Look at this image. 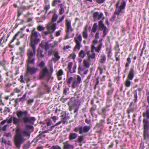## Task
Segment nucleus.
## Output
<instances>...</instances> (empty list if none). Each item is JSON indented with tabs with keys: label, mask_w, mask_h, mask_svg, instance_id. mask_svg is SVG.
<instances>
[{
	"label": "nucleus",
	"mask_w": 149,
	"mask_h": 149,
	"mask_svg": "<svg viewBox=\"0 0 149 149\" xmlns=\"http://www.w3.org/2000/svg\"><path fill=\"white\" fill-rule=\"evenodd\" d=\"M8 125H5L2 128V130L4 131L5 132L6 130V129H7V127L8 126Z\"/></svg>",
	"instance_id": "63"
},
{
	"label": "nucleus",
	"mask_w": 149,
	"mask_h": 149,
	"mask_svg": "<svg viewBox=\"0 0 149 149\" xmlns=\"http://www.w3.org/2000/svg\"><path fill=\"white\" fill-rule=\"evenodd\" d=\"M95 107H91L90 109V112L92 116H93V115L94 113V111H95Z\"/></svg>",
	"instance_id": "50"
},
{
	"label": "nucleus",
	"mask_w": 149,
	"mask_h": 149,
	"mask_svg": "<svg viewBox=\"0 0 149 149\" xmlns=\"http://www.w3.org/2000/svg\"><path fill=\"white\" fill-rule=\"evenodd\" d=\"M34 101V100L33 99H29L28 100L27 102V103L28 104H30L31 103H33Z\"/></svg>",
	"instance_id": "59"
},
{
	"label": "nucleus",
	"mask_w": 149,
	"mask_h": 149,
	"mask_svg": "<svg viewBox=\"0 0 149 149\" xmlns=\"http://www.w3.org/2000/svg\"><path fill=\"white\" fill-rule=\"evenodd\" d=\"M72 64L73 63L72 62H69L68 64V69L69 72H71V69L72 68Z\"/></svg>",
	"instance_id": "45"
},
{
	"label": "nucleus",
	"mask_w": 149,
	"mask_h": 149,
	"mask_svg": "<svg viewBox=\"0 0 149 149\" xmlns=\"http://www.w3.org/2000/svg\"><path fill=\"white\" fill-rule=\"evenodd\" d=\"M61 2V0H54L53 1L52 5L53 6H56L57 3H60Z\"/></svg>",
	"instance_id": "35"
},
{
	"label": "nucleus",
	"mask_w": 149,
	"mask_h": 149,
	"mask_svg": "<svg viewBox=\"0 0 149 149\" xmlns=\"http://www.w3.org/2000/svg\"><path fill=\"white\" fill-rule=\"evenodd\" d=\"M32 49H28L27 51V56L28 57L26 62L34 63L35 58V56L36 53V46L34 45H30Z\"/></svg>",
	"instance_id": "5"
},
{
	"label": "nucleus",
	"mask_w": 149,
	"mask_h": 149,
	"mask_svg": "<svg viewBox=\"0 0 149 149\" xmlns=\"http://www.w3.org/2000/svg\"><path fill=\"white\" fill-rule=\"evenodd\" d=\"M45 49V50L47 51L49 48V45L48 43L46 42L45 43V45L44 46Z\"/></svg>",
	"instance_id": "52"
},
{
	"label": "nucleus",
	"mask_w": 149,
	"mask_h": 149,
	"mask_svg": "<svg viewBox=\"0 0 149 149\" xmlns=\"http://www.w3.org/2000/svg\"><path fill=\"white\" fill-rule=\"evenodd\" d=\"M119 45L117 42L116 43V45L115 47V50H118L119 51L120 49L119 48Z\"/></svg>",
	"instance_id": "60"
},
{
	"label": "nucleus",
	"mask_w": 149,
	"mask_h": 149,
	"mask_svg": "<svg viewBox=\"0 0 149 149\" xmlns=\"http://www.w3.org/2000/svg\"><path fill=\"white\" fill-rule=\"evenodd\" d=\"M15 132L16 134L13 139V143L15 148L20 149L21 145L26 140L22 136L21 129L19 127H17Z\"/></svg>",
	"instance_id": "3"
},
{
	"label": "nucleus",
	"mask_w": 149,
	"mask_h": 149,
	"mask_svg": "<svg viewBox=\"0 0 149 149\" xmlns=\"http://www.w3.org/2000/svg\"><path fill=\"white\" fill-rule=\"evenodd\" d=\"M62 115L61 116V117L62 118H63L64 117H66V112H63L62 113Z\"/></svg>",
	"instance_id": "61"
},
{
	"label": "nucleus",
	"mask_w": 149,
	"mask_h": 149,
	"mask_svg": "<svg viewBox=\"0 0 149 149\" xmlns=\"http://www.w3.org/2000/svg\"><path fill=\"white\" fill-rule=\"evenodd\" d=\"M54 57L52 58V60L55 63L60 58V56L58 55V52H56L54 54Z\"/></svg>",
	"instance_id": "20"
},
{
	"label": "nucleus",
	"mask_w": 149,
	"mask_h": 149,
	"mask_svg": "<svg viewBox=\"0 0 149 149\" xmlns=\"http://www.w3.org/2000/svg\"><path fill=\"white\" fill-rule=\"evenodd\" d=\"M111 97H107L106 106L109 107L111 106Z\"/></svg>",
	"instance_id": "24"
},
{
	"label": "nucleus",
	"mask_w": 149,
	"mask_h": 149,
	"mask_svg": "<svg viewBox=\"0 0 149 149\" xmlns=\"http://www.w3.org/2000/svg\"><path fill=\"white\" fill-rule=\"evenodd\" d=\"M35 30V28H34L31 32L30 35V45L36 46L40 41V39L38 38V33Z\"/></svg>",
	"instance_id": "6"
},
{
	"label": "nucleus",
	"mask_w": 149,
	"mask_h": 149,
	"mask_svg": "<svg viewBox=\"0 0 149 149\" xmlns=\"http://www.w3.org/2000/svg\"><path fill=\"white\" fill-rule=\"evenodd\" d=\"M127 62L126 63L125 65V67L126 68H127L129 67L130 64L131 62V58L130 57H129L127 59Z\"/></svg>",
	"instance_id": "39"
},
{
	"label": "nucleus",
	"mask_w": 149,
	"mask_h": 149,
	"mask_svg": "<svg viewBox=\"0 0 149 149\" xmlns=\"http://www.w3.org/2000/svg\"><path fill=\"white\" fill-rule=\"evenodd\" d=\"M87 30V27H85L84 30L83 32V36L84 38H87L88 36Z\"/></svg>",
	"instance_id": "30"
},
{
	"label": "nucleus",
	"mask_w": 149,
	"mask_h": 149,
	"mask_svg": "<svg viewBox=\"0 0 149 149\" xmlns=\"http://www.w3.org/2000/svg\"><path fill=\"white\" fill-rule=\"evenodd\" d=\"M143 116L144 117H146V119H149V109H147L146 111L143 113Z\"/></svg>",
	"instance_id": "27"
},
{
	"label": "nucleus",
	"mask_w": 149,
	"mask_h": 149,
	"mask_svg": "<svg viewBox=\"0 0 149 149\" xmlns=\"http://www.w3.org/2000/svg\"><path fill=\"white\" fill-rule=\"evenodd\" d=\"M43 49H41L40 47H38L37 51L36 56L38 57V59H40V58H43L44 56V55L43 54Z\"/></svg>",
	"instance_id": "16"
},
{
	"label": "nucleus",
	"mask_w": 149,
	"mask_h": 149,
	"mask_svg": "<svg viewBox=\"0 0 149 149\" xmlns=\"http://www.w3.org/2000/svg\"><path fill=\"white\" fill-rule=\"evenodd\" d=\"M106 61V57L105 55L104 54L100 56V59L99 60V62L102 63H104Z\"/></svg>",
	"instance_id": "26"
},
{
	"label": "nucleus",
	"mask_w": 149,
	"mask_h": 149,
	"mask_svg": "<svg viewBox=\"0 0 149 149\" xmlns=\"http://www.w3.org/2000/svg\"><path fill=\"white\" fill-rule=\"evenodd\" d=\"M98 26L100 27V29L103 28L104 26H105L104 24L103 23L102 20H100L98 22Z\"/></svg>",
	"instance_id": "37"
},
{
	"label": "nucleus",
	"mask_w": 149,
	"mask_h": 149,
	"mask_svg": "<svg viewBox=\"0 0 149 149\" xmlns=\"http://www.w3.org/2000/svg\"><path fill=\"white\" fill-rule=\"evenodd\" d=\"M83 63L84 66L86 68H88L90 66L89 63L86 60H84Z\"/></svg>",
	"instance_id": "33"
},
{
	"label": "nucleus",
	"mask_w": 149,
	"mask_h": 149,
	"mask_svg": "<svg viewBox=\"0 0 149 149\" xmlns=\"http://www.w3.org/2000/svg\"><path fill=\"white\" fill-rule=\"evenodd\" d=\"M97 23H95L93 26L92 31L93 32H95L97 30Z\"/></svg>",
	"instance_id": "34"
},
{
	"label": "nucleus",
	"mask_w": 149,
	"mask_h": 149,
	"mask_svg": "<svg viewBox=\"0 0 149 149\" xmlns=\"http://www.w3.org/2000/svg\"><path fill=\"white\" fill-rule=\"evenodd\" d=\"M22 136L24 137V136H29L30 134L26 130H24L22 131Z\"/></svg>",
	"instance_id": "32"
},
{
	"label": "nucleus",
	"mask_w": 149,
	"mask_h": 149,
	"mask_svg": "<svg viewBox=\"0 0 149 149\" xmlns=\"http://www.w3.org/2000/svg\"><path fill=\"white\" fill-rule=\"evenodd\" d=\"M101 31H103V37H104L107 34V33L109 31L108 29L106 27V26H104L103 28L100 29Z\"/></svg>",
	"instance_id": "23"
},
{
	"label": "nucleus",
	"mask_w": 149,
	"mask_h": 149,
	"mask_svg": "<svg viewBox=\"0 0 149 149\" xmlns=\"http://www.w3.org/2000/svg\"><path fill=\"white\" fill-rule=\"evenodd\" d=\"M133 94L134 95V98L133 100L134 102L136 103L137 100V91L136 90H135L133 92Z\"/></svg>",
	"instance_id": "29"
},
{
	"label": "nucleus",
	"mask_w": 149,
	"mask_h": 149,
	"mask_svg": "<svg viewBox=\"0 0 149 149\" xmlns=\"http://www.w3.org/2000/svg\"><path fill=\"white\" fill-rule=\"evenodd\" d=\"M143 135L144 137H147L148 136V130H149V127L143 125Z\"/></svg>",
	"instance_id": "22"
},
{
	"label": "nucleus",
	"mask_w": 149,
	"mask_h": 149,
	"mask_svg": "<svg viewBox=\"0 0 149 149\" xmlns=\"http://www.w3.org/2000/svg\"><path fill=\"white\" fill-rule=\"evenodd\" d=\"M20 32V31H18L17 33L13 37V38L11 41V43H12L16 39V38L17 36L18 35L19 33Z\"/></svg>",
	"instance_id": "46"
},
{
	"label": "nucleus",
	"mask_w": 149,
	"mask_h": 149,
	"mask_svg": "<svg viewBox=\"0 0 149 149\" xmlns=\"http://www.w3.org/2000/svg\"><path fill=\"white\" fill-rule=\"evenodd\" d=\"M134 65L132 66L128 74L127 79H129L130 80H132L134 77Z\"/></svg>",
	"instance_id": "15"
},
{
	"label": "nucleus",
	"mask_w": 149,
	"mask_h": 149,
	"mask_svg": "<svg viewBox=\"0 0 149 149\" xmlns=\"http://www.w3.org/2000/svg\"><path fill=\"white\" fill-rule=\"evenodd\" d=\"M95 54L94 53H93L92 54L88 56V60H89L90 58L94 59L95 58Z\"/></svg>",
	"instance_id": "49"
},
{
	"label": "nucleus",
	"mask_w": 149,
	"mask_h": 149,
	"mask_svg": "<svg viewBox=\"0 0 149 149\" xmlns=\"http://www.w3.org/2000/svg\"><path fill=\"white\" fill-rule=\"evenodd\" d=\"M56 24L54 23L51 26H47V28L50 33H53L56 30Z\"/></svg>",
	"instance_id": "17"
},
{
	"label": "nucleus",
	"mask_w": 149,
	"mask_h": 149,
	"mask_svg": "<svg viewBox=\"0 0 149 149\" xmlns=\"http://www.w3.org/2000/svg\"><path fill=\"white\" fill-rule=\"evenodd\" d=\"M58 17V15L57 14H54L52 17V21L53 22H56L57 20Z\"/></svg>",
	"instance_id": "43"
},
{
	"label": "nucleus",
	"mask_w": 149,
	"mask_h": 149,
	"mask_svg": "<svg viewBox=\"0 0 149 149\" xmlns=\"http://www.w3.org/2000/svg\"><path fill=\"white\" fill-rule=\"evenodd\" d=\"M99 14V13L98 12H96L93 13V17L95 19L97 20Z\"/></svg>",
	"instance_id": "44"
},
{
	"label": "nucleus",
	"mask_w": 149,
	"mask_h": 149,
	"mask_svg": "<svg viewBox=\"0 0 149 149\" xmlns=\"http://www.w3.org/2000/svg\"><path fill=\"white\" fill-rule=\"evenodd\" d=\"M39 74V79H44L46 77L49 81L51 77V74L46 67H44L40 71Z\"/></svg>",
	"instance_id": "7"
},
{
	"label": "nucleus",
	"mask_w": 149,
	"mask_h": 149,
	"mask_svg": "<svg viewBox=\"0 0 149 149\" xmlns=\"http://www.w3.org/2000/svg\"><path fill=\"white\" fill-rule=\"evenodd\" d=\"M73 79L72 77H70L68 79H67V84L69 86L70 85Z\"/></svg>",
	"instance_id": "41"
},
{
	"label": "nucleus",
	"mask_w": 149,
	"mask_h": 149,
	"mask_svg": "<svg viewBox=\"0 0 149 149\" xmlns=\"http://www.w3.org/2000/svg\"><path fill=\"white\" fill-rule=\"evenodd\" d=\"M77 137V134L76 133H72L70 134L69 136V139L70 141H71L75 139Z\"/></svg>",
	"instance_id": "21"
},
{
	"label": "nucleus",
	"mask_w": 149,
	"mask_h": 149,
	"mask_svg": "<svg viewBox=\"0 0 149 149\" xmlns=\"http://www.w3.org/2000/svg\"><path fill=\"white\" fill-rule=\"evenodd\" d=\"M64 15L62 16L61 18L57 21V23L58 24L62 22V21L63 20L64 18Z\"/></svg>",
	"instance_id": "58"
},
{
	"label": "nucleus",
	"mask_w": 149,
	"mask_h": 149,
	"mask_svg": "<svg viewBox=\"0 0 149 149\" xmlns=\"http://www.w3.org/2000/svg\"><path fill=\"white\" fill-rule=\"evenodd\" d=\"M26 93H25L24 94V95H23V96L22 97L19 99V101H22V102H23L25 99V97L26 95Z\"/></svg>",
	"instance_id": "47"
},
{
	"label": "nucleus",
	"mask_w": 149,
	"mask_h": 149,
	"mask_svg": "<svg viewBox=\"0 0 149 149\" xmlns=\"http://www.w3.org/2000/svg\"><path fill=\"white\" fill-rule=\"evenodd\" d=\"M50 149H62V148L58 145H56L53 146L50 148Z\"/></svg>",
	"instance_id": "48"
},
{
	"label": "nucleus",
	"mask_w": 149,
	"mask_h": 149,
	"mask_svg": "<svg viewBox=\"0 0 149 149\" xmlns=\"http://www.w3.org/2000/svg\"><path fill=\"white\" fill-rule=\"evenodd\" d=\"M45 66V62L43 61H41L38 65V66L41 68H44Z\"/></svg>",
	"instance_id": "40"
},
{
	"label": "nucleus",
	"mask_w": 149,
	"mask_h": 149,
	"mask_svg": "<svg viewBox=\"0 0 149 149\" xmlns=\"http://www.w3.org/2000/svg\"><path fill=\"white\" fill-rule=\"evenodd\" d=\"M104 119L101 120L100 122L97 124V125L98 127L100 126H101L103 125L104 123Z\"/></svg>",
	"instance_id": "51"
},
{
	"label": "nucleus",
	"mask_w": 149,
	"mask_h": 149,
	"mask_svg": "<svg viewBox=\"0 0 149 149\" xmlns=\"http://www.w3.org/2000/svg\"><path fill=\"white\" fill-rule=\"evenodd\" d=\"M81 95L79 92L78 91L75 92L74 94V98L76 99L75 100V104L76 105H78L79 106L81 105L80 100L79 99L81 97Z\"/></svg>",
	"instance_id": "11"
},
{
	"label": "nucleus",
	"mask_w": 149,
	"mask_h": 149,
	"mask_svg": "<svg viewBox=\"0 0 149 149\" xmlns=\"http://www.w3.org/2000/svg\"><path fill=\"white\" fill-rule=\"evenodd\" d=\"M34 63L27 62L26 72L24 76V80L26 83H28L30 81V76L35 74L38 70V68L35 67H31L30 64H34Z\"/></svg>",
	"instance_id": "4"
},
{
	"label": "nucleus",
	"mask_w": 149,
	"mask_h": 149,
	"mask_svg": "<svg viewBox=\"0 0 149 149\" xmlns=\"http://www.w3.org/2000/svg\"><path fill=\"white\" fill-rule=\"evenodd\" d=\"M64 12V9L63 8L60 9L59 13L60 15H62Z\"/></svg>",
	"instance_id": "57"
},
{
	"label": "nucleus",
	"mask_w": 149,
	"mask_h": 149,
	"mask_svg": "<svg viewBox=\"0 0 149 149\" xmlns=\"http://www.w3.org/2000/svg\"><path fill=\"white\" fill-rule=\"evenodd\" d=\"M46 136V135L43 134V132L41 131H40L39 132V134L34 139V141L36 143L39 141H40V140H41L43 138Z\"/></svg>",
	"instance_id": "13"
},
{
	"label": "nucleus",
	"mask_w": 149,
	"mask_h": 149,
	"mask_svg": "<svg viewBox=\"0 0 149 149\" xmlns=\"http://www.w3.org/2000/svg\"><path fill=\"white\" fill-rule=\"evenodd\" d=\"M114 88H111V89H109L107 92V97H112V95L114 91Z\"/></svg>",
	"instance_id": "25"
},
{
	"label": "nucleus",
	"mask_w": 149,
	"mask_h": 149,
	"mask_svg": "<svg viewBox=\"0 0 149 149\" xmlns=\"http://www.w3.org/2000/svg\"><path fill=\"white\" fill-rule=\"evenodd\" d=\"M67 122V117H64L61 119V120L56 123V125H59L61 123H63V124H65Z\"/></svg>",
	"instance_id": "28"
},
{
	"label": "nucleus",
	"mask_w": 149,
	"mask_h": 149,
	"mask_svg": "<svg viewBox=\"0 0 149 149\" xmlns=\"http://www.w3.org/2000/svg\"><path fill=\"white\" fill-rule=\"evenodd\" d=\"M102 43H100L99 45L97 48H96V47H95V46L94 45H92L91 52H93L94 51V50H95V52H99L100 51L101 48L102 46Z\"/></svg>",
	"instance_id": "18"
},
{
	"label": "nucleus",
	"mask_w": 149,
	"mask_h": 149,
	"mask_svg": "<svg viewBox=\"0 0 149 149\" xmlns=\"http://www.w3.org/2000/svg\"><path fill=\"white\" fill-rule=\"evenodd\" d=\"M28 112L27 110L17 111L16 112V115L18 118L14 117L12 120V118H11L8 120L7 123H10L13 121V124L17 125H19L20 122L24 123V124L29 123L33 124L36 120V118L33 117H28Z\"/></svg>",
	"instance_id": "1"
},
{
	"label": "nucleus",
	"mask_w": 149,
	"mask_h": 149,
	"mask_svg": "<svg viewBox=\"0 0 149 149\" xmlns=\"http://www.w3.org/2000/svg\"><path fill=\"white\" fill-rule=\"evenodd\" d=\"M135 104L133 102H131L127 111L128 114L130 113H133L136 110L137 107Z\"/></svg>",
	"instance_id": "10"
},
{
	"label": "nucleus",
	"mask_w": 149,
	"mask_h": 149,
	"mask_svg": "<svg viewBox=\"0 0 149 149\" xmlns=\"http://www.w3.org/2000/svg\"><path fill=\"white\" fill-rule=\"evenodd\" d=\"M103 16V13H102L101 12L100 14L99 13L97 20H99Z\"/></svg>",
	"instance_id": "55"
},
{
	"label": "nucleus",
	"mask_w": 149,
	"mask_h": 149,
	"mask_svg": "<svg viewBox=\"0 0 149 149\" xmlns=\"http://www.w3.org/2000/svg\"><path fill=\"white\" fill-rule=\"evenodd\" d=\"M86 55V53L82 50H81L79 53V57L81 58H84L85 56Z\"/></svg>",
	"instance_id": "31"
},
{
	"label": "nucleus",
	"mask_w": 149,
	"mask_h": 149,
	"mask_svg": "<svg viewBox=\"0 0 149 149\" xmlns=\"http://www.w3.org/2000/svg\"><path fill=\"white\" fill-rule=\"evenodd\" d=\"M90 126H83L79 125L75 127L74 129V131L76 132L79 133L81 135L77 136V138L75 142L80 143V146L82 145L81 143L84 140L85 137L87 135L85 134L88 132L91 129Z\"/></svg>",
	"instance_id": "2"
},
{
	"label": "nucleus",
	"mask_w": 149,
	"mask_h": 149,
	"mask_svg": "<svg viewBox=\"0 0 149 149\" xmlns=\"http://www.w3.org/2000/svg\"><path fill=\"white\" fill-rule=\"evenodd\" d=\"M109 107L106 106L102 108L98 112L99 114L101 115L103 118H105L107 116L106 112L109 111Z\"/></svg>",
	"instance_id": "12"
},
{
	"label": "nucleus",
	"mask_w": 149,
	"mask_h": 149,
	"mask_svg": "<svg viewBox=\"0 0 149 149\" xmlns=\"http://www.w3.org/2000/svg\"><path fill=\"white\" fill-rule=\"evenodd\" d=\"M114 15H115V14H114ZM116 18V17L115 16V15H113L112 16L111 18L110 19V21L111 22L114 21L115 19Z\"/></svg>",
	"instance_id": "64"
},
{
	"label": "nucleus",
	"mask_w": 149,
	"mask_h": 149,
	"mask_svg": "<svg viewBox=\"0 0 149 149\" xmlns=\"http://www.w3.org/2000/svg\"><path fill=\"white\" fill-rule=\"evenodd\" d=\"M38 29L40 31L44 30L45 29V27L42 26L40 25L38 26L37 27Z\"/></svg>",
	"instance_id": "54"
},
{
	"label": "nucleus",
	"mask_w": 149,
	"mask_h": 149,
	"mask_svg": "<svg viewBox=\"0 0 149 149\" xmlns=\"http://www.w3.org/2000/svg\"><path fill=\"white\" fill-rule=\"evenodd\" d=\"M77 81L76 79L74 80L72 82V87L73 88H75L77 87Z\"/></svg>",
	"instance_id": "42"
},
{
	"label": "nucleus",
	"mask_w": 149,
	"mask_h": 149,
	"mask_svg": "<svg viewBox=\"0 0 149 149\" xmlns=\"http://www.w3.org/2000/svg\"><path fill=\"white\" fill-rule=\"evenodd\" d=\"M130 79H127L125 82V86L127 87H129L131 84V81Z\"/></svg>",
	"instance_id": "36"
},
{
	"label": "nucleus",
	"mask_w": 149,
	"mask_h": 149,
	"mask_svg": "<svg viewBox=\"0 0 149 149\" xmlns=\"http://www.w3.org/2000/svg\"><path fill=\"white\" fill-rule=\"evenodd\" d=\"M65 25L66 26V32L69 33L70 31H72L73 29L72 28L71 25V22L70 20L68 19L65 20Z\"/></svg>",
	"instance_id": "14"
},
{
	"label": "nucleus",
	"mask_w": 149,
	"mask_h": 149,
	"mask_svg": "<svg viewBox=\"0 0 149 149\" xmlns=\"http://www.w3.org/2000/svg\"><path fill=\"white\" fill-rule=\"evenodd\" d=\"M42 85L45 87L47 91H49L50 90V88L44 82H42Z\"/></svg>",
	"instance_id": "38"
},
{
	"label": "nucleus",
	"mask_w": 149,
	"mask_h": 149,
	"mask_svg": "<svg viewBox=\"0 0 149 149\" xmlns=\"http://www.w3.org/2000/svg\"><path fill=\"white\" fill-rule=\"evenodd\" d=\"M119 4V1H118L116 4V9L114 12V14L119 15L120 12H121L122 10L125 7L126 3L125 1H123L121 3V5L118 7Z\"/></svg>",
	"instance_id": "8"
},
{
	"label": "nucleus",
	"mask_w": 149,
	"mask_h": 149,
	"mask_svg": "<svg viewBox=\"0 0 149 149\" xmlns=\"http://www.w3.org/2000/svg\"><path fill=\"white\" fill-rule=\"evenodd\" d=\"M57 76H61L63 74V70L61 69L60 70L57 72Z\"/></svg>",
	"instance_id": "53"
},
{
	"label": "nucleus",
	"mask_w": 149,
	"mask_h": 149,
	"mask_svg": "<svg viewBox=\"0 0 149 149\" xmlns=\"http://www.w3.org/2000/svg\"><path fill=\"white\" fill-rule=\"evenodd\" d=\"M64 144L63 149H73V146L68 143V141L63 143Z\"/></svg>",
	"instance_id": "19"
},
{
	"label": "nucleus",
	"mask_w": 149,
	"mask_h": 149,
	"mask_svg": "<svg viewBox=\"0 0 149 149\" xmlns=\"http://www.w3.org/2000/svg\"><path fill=\"white\" fill-rule=\"evenodd\" d=\"M74 39L76 46L74 48V51H76V49L79 50L81 47V42L82 40V37L81 34H79L76 38H75Z\"/></svg>",
	"instance_id": "9"
},
{
	"label": "nucleus",
	"mask_w": 149,
	"mask_h": 149,
	"mask_svg": "<svg viewBox=\"0 0 149 149\" xmlns=\"http://www.w3.org/2000/svg\"><path fill=\"white\" fill-rule=\"evenodd\" d=\"M26 128L28 129L29 130L32 129L33 128V126L30 125H26Z\"/></svg>",
	"instance_id": "56"
},
{
	"label": "nucleus",
	"mask_w": 149,
	"mask_h": 149,
	"mask_svg": "<svg viewBox=\"0 0 149 149\" xmlns=\"http://www.w3.org/2000/svg\"><path fill=\"white\" fill-rule=\"evenodd\" d=\"M105 0H96V1L97 3L99 4H101L104 3Z\"/></svg>",
	"instance_id": "62"
}]
</instances>
